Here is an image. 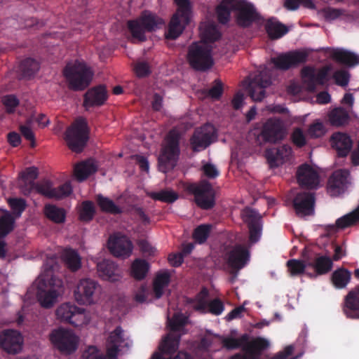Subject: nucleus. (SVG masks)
Here are the masks:
<instances>
[{
	"mask_svg": "<svg viewBox=\"0 0 359 359\" xmlns=\"http://www.w3.org/2000/svg\"><path fill=\"white\" fill-rule=\"evenodd\" d=\"M63 76L70 90L82 91L90 86L93 72L84 62L75 60L66 65L63 69Z\"/></svg>",
	"mask_w": 359,
	"mask_h": 359,
	"instance_id": "obj_1",
	"label": "nucleus"
},
{
	"mask_svg": "<svg viewBox=\"0 0 359 359\" xmlns=\"http://www.w3.org/2000/svg\"><path fill=\"white\" fill-rule=\"evenodd\" d=\"M33 191L49 199L60 200L69 196L72 192L70 182H65L57 187L49 180L34 182L30 181L22 187L25 195L30 194Z\"/></svg>",
	"mask_w": 359,
	"mask_h": 359,
	"instance_id": "obj_2",
	"label": "nucleus"
},
{
	"mask_svg": "<svg viewBox=\"0 0 359 359\" xmlns=\"http://www.w3.org/2000/svg\"><path fill=\"white\" fill-rule=\"evenodd\" d=\"M180 135L175 130H171L165 137V144L162 147L158 157V168L164 173L172 170L177 165L180 149Z\"/></svg>",
	"mask_w": 359,
	"mask_h": 359,
	"instance_id": "obj_3",
	"label": "nucleus"
},
{
	"mask_svg": "<svg viewBox=\"0 0 359 359\" xmlns=\"http://www.w3.org/2000/svg\"><path fill=\"white\" fill-rule=\"evenodd\" d=\"M49 276V275H47ZM48 278L41 277L36 290V297L41 305L44 308H50L57 297L63 292V281L55 276Z\"/></svg>",
	"mask_w": 359,
	"mask_h": 359,
	"instance_id": "obj_4",
	"label": "nucleus"
},
{
	"mask_svg": "<svg viewBox=\"0 0 359 359\" xmlns=\"http://www.w3.org/2000/svg\"><path fill=\"white\" fill-rule=\"evenodd\" d=\"M127 24L133 39L142 42L147 39L145 32H151L159 28L163 24V20L156 15L145 11L139 18L129 20Z\"/></svg>",
	"mask_w": 359,
	"mask_h": 359,
	"instance_id": "obj_5",
	"label": "nucleus"
},
{
	"mask_svg": "<svg viewBox=\"0 0 359 359\" xmlns=\"http://www.w3.org/2000/svg\"><path fill=\"white\" fill-rule=\"evenodd\" d=\"M177 6L176 13L172 15L165 36L168 39H177L189 23L192 13L190 0H174Z\"/></svg>",
	"mask_w": 359,
	"mask_h": 359,
	"instance_id": "obj_6",
	"label": "nucleus"
},
{
	"mask_svg": "<svg viewBox=\"0 0 359 359\" xmlns=\"http://www.w3.org/2000/svg\"><path fill=\"white\" fill-rule=\"evenodd\" d=\"M187 60L192 69L199 72H205L214 65L211 47L201 42H194L189 46Z\"/></svg>",
	"mask_w": 359,
	"mask_h": 359,
	"instance_id": "obj_7",
	"label": "nucleus"
},
{
	"mask_svg": "<svg viewBox=\"0 0 359 359\" xmlns=\"http://www.w3.org/2000/svg\"><path fill=\"white\" fill-rule=\"evenodd\" d=\"M88 134L87 121L84 118L79 117L67 129L65 139L72 151L80 153L88 142Z\"/></svg>",
	"mask_w": 359,
	"mask_h": 359,
	"instance_id": "obj_8",
	"label": "nucleus"
},
{
	"mask_svg": "<svg viewBox=\"0 0 359 359\" xmlns=\"http://www.w3.org/2000/svg\"><path fill=\"white\" fill-rule=\"evenodd\" d=\"M187 190L194 196V202L202 210H211L215 205V191L208 180H202L198 184L191 183Z\"/></svg>",
	"mask_w": 359,
	"mask_h": 359,
	"instance_id": "obj_9",
	"label": "nucleus"
},
{
	"mask_svg": "<svg viewBox=\"0 0 359 359\" xmlns=\"http://www.w3.org/2000/svg\"><path fill=\"white\" fill-rule=\"evenodd\" d=\"M50 341L62 353L71 354L77 349L79 339L72 330L60 327L52 330Z\"/></svg>",
	"mask_w": 359,
	"mask_h": 359,
	"instance_id": "obj_10",
	"label": "nucleus"
},
{
	"mask_svg": "<svg viewBox=\"0 0 359 359\" xmlns=\"http://www.w3.org/2000/svg\"><path fill=\"white\" fill-rule=\"evenodd\" d=\"M100 290V285L95 280L90 278L81 279L74 290L75 299L80 304H94L99 298Z\"/></svg>",
	"mask_w": 359,
	"mask_h": 359,
	"instance_id": "obj_11",
	"label": "nucleus"
},
{
	"mask_svg": "<svg viewBox=\"0 0 359 359\" xmlns=\"http://www.w3.org/2000/svg\"><path fill=\"white\" fill-rule=\"evenodd\" d=\"M285 129L283 121L278 118H270L263 124L258 139L264 143H277L284 139Z\"/></svg>",
	"mask_w": 359,
	"mask_h": 359,
	"instance_id": "obj_12",
	"label": "nucleus"
},
{
	"mask_svg": "<svg viewBox=\"0 0 359 359\" xmlns=\"http://www.w3.org/2000/svg\"><path fill=\"white\" fill-rule=\"evenodd\" d=\"M181 339L180 334H168L159 345L160 353L155 352L151 359H194L192 356L184 351H179L174 358H166L163 355H171L177 351Z\"/></svg>",
	"mask_w": 359,
	"mask_h": 359,
	"instance_id": "obj_13",
	"label": "nucleus"
},
{
	"mask_svg": "<svg viewBox=\"0 0 359 359\" xmlns=\"http://www.w3.org/2000/svg\"><path fill=\"white\" fill-rule=\"evenodd\" d=\"M215 137L216 131L212 125L206 123L200 128H197L190 138L192 150L198 152L205 149L213 142Z\"/></svg>",
	"mask_w": 359,
	"mask_h": 359,
	"instance_id": "obj_14",
	"label": "nucleus"
},
{
	"mask_svg": "<svg viewBox=\"0 0 359 359\" xmlns=\"http://www.w3.org/2000/svg\"><path fill=\"white\" fill-rule=\"evenodd\" d=\"M233 10L236 12V24L243 28L249 27L259 18L254 6L245 0H236Z\"/></svg>",
	"mask_w": 359,
	"mask_h": 359,
	"instance_id": "obj_15",
	"label": "nucleus"
},
{
	"mask_svg": "<svg viewBox=\"0 0 359 359\" xmlns=\"http://www.w3.org/2000/svg\"><path fill=\"white\" fill-rule=\"evenodd\" d=\"M56 316L61 321L68 323L74 327H79L87 323L85 310L74 304L65 303L56 310Z\"/></svg>",
	"mask_w": 359,
	"mask_h": 359,
	"instance_id": "obj_16",
	"label": "nucleus"
},
{
	"mask_svg": "<svg viewBox=\"0 0 359 359\" xmlns=\"http://www.w3.org/2000/svg\"><path fill=\"white\" fill-rule=\"evenodd\" d=\"M351 184V174L348 170L339 169L330 176L327 191L332 197H337L344 194Z\"/></svg>",
	"mask_w": 359,
	"mask_h": 359,
	"instance_id": "obj_17",
	"label": "nucleus"
},
{
	"mask_svg": "<svg viewBox=\"0 0 359 359\" xmlns=\"http://www.w3.org/2000/svg\"><path fill=\"white\" fill-rule=\"evenodd\" d=\"M308 54L306 52L292 50L271 57V61L276 69L286 71L305 63Z\"/></svg>",
	"mask_w": 359,
	"mask_h": 359,
	"instance_id": "obj_18",
	"label": "nucleus"
},
{
	"mask_svg": "<svg viewBox=\"0 0 359 359\" xmlns=\"http://www.w3.org/2000/svg\"><path fill=\"white\" fill-rule=\"evenodd\" d=\"M330 67L326 66L320 69L318 72L315 68L306 66L302 68L301 76L304 84L310 92H313L318 85L323 86L328 81Z\"/></svg>",
	"mask_w": 359,
	"mask_h": 359,
	"instance_id": "obj_19",
	"label": "nucleus"
},
{
	"mask_svg": "<svg viewBox=\"0 0 359 359\" xmlns=\"http://www.w3.org/2000/svg\"><path fill=\"white\" fill-rule=\"evenodd\" d=\"M242 218L249 229V240L250 243H257L262 235V217L255 209L245 208L242 212Z\"/></svg>",
	"mask_w": 359,
	"mask_h": 359,
	"instance_id": "obj_20",
	"label": "nucleus"
},
{
	"mask_svg": "<svg viewBox=\"0 0 359 359\" xmlns=\"http://www.w3.org/2000/svg\"><path fill=\"white\" fill-rule=\"evenodd\" d=\"M107 245L110 252L116 257H128L133 249L131 241L126 236L120 233L110 236Z\"/></svg>",
	"mask_w": 359,
	"mask_h": 359,
	"instance_id": "obj_21",
	"label": "nucleus"
},
{
	"mask_svg": "<svg viewBox=\"0 0 359 359\" xmlns=\"http://www.w3.org/2000/svg\"><path fill=\"white\" fill-rule=\"evenodd\" d=\"M22 344L23 338L16 330H6L0 333V347L8 353H19L22 350Z\"/></svg>",
	"mask_w": 359,
	"mask_h": 359,
	"instance_id": "obj_22",
	"label": "nucleus"
},
{
	"mask_svg": "<svg viewBox=\"0 0 359 359\" xmlns=\"http://www.w3.org/2000/svg\"><path fill=\"white\" fill-rule=\"evenodd\" d=\"M271 84V78L266 72H259L249 83V95L256 102L262 101L266 95L265 89Z\"/></svg>",
	"mask_w": 359,
	"mask_h": 359,
	"instance_id": "obj_23",
	"label": "nucleus"
},
{
	"mask_svg": "<svg viewBox=\"0 0 359 359\" xmlns=\"http://www.w3.org/2000/svg\"><path fill=\"white\" fill-rule=\"evenodd\" d=\"M315 194L311 192L302 191L298 193L292 201V205L298 215H311L314 212Z\"/></svg>",
	"mask_w": 359,
	"mask_h": 359,
	"instance_id": "obj_24",
	"label": "nucleus"
},
{
	"mask_svg": "<svg viewBox=\"0 0 359 359\" xmlns=\"http://www.w3.org/2000/svg\"><path fill=\"white\" fill-rule=\"evenodd\" d=\"M226 259L228 265L233 271H239L243 269L250 259V252L248 248L241 244L236 245L226 254Z\"/></svg>",
	"mask_w": 359,
	"mask_h": 359,
	"instance_id": "obj_25",
	"label": "nucleus"
},
{
	"mask_svg": "<svg viewBox=\"0 0 359 359\" xmlns=\"http://www.w3.org/2000/svg\"><path fill=\"white\" fill-rule=\"evenodd\" d=\"M297 180L302 188L315 189L319 184V175L310 165L304 163L299 166Z\"/></svg>",
	"mask_w": 359,
	"mask_h": 359,
	"instance_id": "obj_26",
	"label": "nucleus"
},
{
	"mask_svg": "<svg viewBox=\"0 0 359 359\" xmlns=\"http://www.w3.org/2000/svg\"><path fill=\"white\" fill-rule=\"evenodd\" d=\"M342 311L346 318L359 320V285L344 297Z\"/></svg>",
	"mask_w": 359,
	"mask_h": 359,
	"instance_id": "obj_27",
	"label": "nucleus"
},
{
	"mask_svg": "<svg viewBox=\"0 0 359 359\" xmlns=\"http://www.w3.org/2000/svg\"><path fill=\"white\" fill-rule=\"evenodd\" d=\"M108 93L104 85H98L88 89L83 95V106L86 108L100 107L104 104Z\"/></svg>",
	"mask_w": 359,
	"mask_h": 359,
	"instance_id": "obj_28",
	"label": "nucleus"
},
{
	"mask_svg": "<svg viewBox=\"0 0 359 359\" xmlns=\"http://www.w3.org/2000/svg\"><path fill=\"white\" fill-rule=\"evenodd\" d=\"M302 257L307 262V265L313 268L318 275L326 274L332 268V259L327 256H318L312 261L311 257L308 255L306 250L304 249L302 252Z\"/></svg>",
	"mask_w": 359,
	"mask_h": 359,
	"instance_id": "obj_29",
	"label": "nucleus"
},
{
	"mask_svg": "<svg viewBox=\"0 0 359 359\" xmlns=\"http://www.w3.org/2000/svg\"><path fill=\"white\" fill-rule=\"evenodd\" d=\"M291 149L287 145L269 148L266 150L265 156L271 168H277L282 165L290 156Z\"/></svg>",
	"mask_w": 359,
	"mask_h": 359,
	"instance_id": "obj_30",
	"label": "nucleus"
},
{
	"mask_svg": "<svg viewBox=\"0 0 359 359\" xmlns=\"http://www.w3.org/2000/svg\"><path fill=\"white\" fill-rule=\"evenodd\" d=\"M332 147L337 151L339 157L346 156L353 145L350 136L343 133H334L330 139Z\"/></svg>",
	"mask_w": 359,
	"mask_h": 359,
	"instance_id": "obj_31",
	"label": "nucleus"
},
{
	"mask_svg": "<svg viewBox=\"0 0 359 359\" xmlns=\"http://www.w3.org/2000/svg\"><path fill=\"white\" fill-rule=\"evenodd\" d=\"M270 346L269 341L260 337H257L251 341L248 340L244 346V351L249 355L250 359H259L263 351Z\"/></svg>",
	"mask_w": 359,
	"mask_h": 359,
	"instance_id": "obj_32",
	"label": "nucleus"
},
{
	"mask_svg": "<svg viewBox=\"0 0 359 359\" xmlns=\"http://www.w3.org/2000/svg\"><path fill=\"white\" fill-rule=\"evenodd\" d=\"M117 270V266L114 262L110 260H103L97 265L98 276L104 280H108L112 282L118 279Z\"/></svg>",
	"mask_w": 359,
	"mask_h": 359,
	"instance_id": "obj_33",
	"label": "nucleus"
},
{
	"mask_svg": "<svg viewBox=\"0 0 359 359\" xmlns=\"http://www.w3.org/2000/svg\"><path fill=\"white\" fill-rule=\"evenodd\" d=\"M265 30L271 39H278L288 32L287 27L274 18H269L265 23Z\"/></svg>",
	"mask_w": 359,
	"mask_h": 359,
	"instance_id": "obj_34",
	"label": "nucleus"
},
{
	"mask_svg": "<svg viewBox=\"0 0 359 359\" xmlns=\"http://www.w3.org/2000/svg\"><path fill=\"white\" fill-rule=\"evenodd\" d=\"M236 0H222L221 3L217 6L215 13L217 19L219 24L226 25L231 19V13L233 10V6Z\"/></svg>",
	"mask_w": 359,
	"mask_h": 359,
	"instance_id": "obj_35",
	"label": "nucleus"
},
{
	"mask_svg": "<svg viewBox=\"0 0 359 359\" xmlns=\"http://www.w3.org/2000/svg\"><path fill=\"white\" fill-rule=\"evenodd\" d=\"M44 216L55 224H62L65 222L66 211L64 208L55 205L48 203L43 208Z\"/></svg>",
	"mask_w": 359,
	"mask_h": 359,
	"instance_id": "obj_36",
	"label": "nucleus"
},
{
	"mask_svg": "<svg viewBox=\"0 0 359 359\" xmlns=\"http://www.w3.org/2000/svg\"><path fill=\"white\" fill-rule=\"evenodd\" d=\"M332 57L336 62L350 67L359 64V56L345 50H334L332 53Z\"/></svg>",
	"mask_w": 359,
	"mask_h": 359,
	"instance_id": "obj_37",
	"label": "nucleus"
},
{
	"mask_svg": "<svg viewBox=\"0 0 359 359\" xmlns=\"http://www.w3.org/2000/svg\"><path fill=\"white\" fill-rule=\"evenodd\" d=\"M96 202L100 210L111 215H120L123 212L122 208L115 204L109 198L102 194L96 196Z\"/></svg>",
	"mask_w": 359,
	"mask_h": 359,
	"instance_id": "obj_38",
	"label": "nucleus"
},
{
	"mask_svg": "<svg viewBox=\"0 0 359 359\" xmlns=\"http://www.w3.org/2000/svg\"><path fill=\"white\" fill-rule=\"evenodd\" d=\"M170 282V274L168 271L159 273L156 275L153 283V290L156 299H160L164 292V288Z\"/></svg>",
	"mask_w": 359,
	"mask_h": 359,
	"instance_id": "obj_39",
	"label": "nucleus"
},
{
	"mask_svg": "<svg viewBox=\"0 0 359 359\" xmlns=\"http://www.w3.org/2000/svg\"><path fill=\"white\" fill-rule=\"evenodd\" d=\"M39 69V62L36 60L30 57L22 60L19 65L20 75L23 79L32 78Z\"/></svg>",
	"mask_w": 359,
	"mask_h": 359,
	"instance_id": "obj_40",
	"label": "nucleus"
},
{
	"mask_svg": "<svg viewBox=\"0 0 359 359\" xmlns=\"http://www.w3.org/2000/svg\"><path fill=\"white\" fill-rule=\"evenodd\" d=\"M96 170V166L90 161H82L75 165L74 175L78 181L82 182L95 173Z\"/></svg>",
	"mask_w": 359,
	"mask_h": 359,
	"instance_id": "obj_41",
	"label": "nucleus"
},
{
	"mask_svg": "<svg viewBox=\"0 0 359 359\" xmlns=\"http://www.w3.org/2000/svg\"><path fill=\"white\" fill-rule=\"evenodd\" d=\"M149 264L144 259H136L131 264V276L136 280H142L149 271Z\"/></svg>",
	"mask_w": 359,
	"mask_h": 359,
	"instance_id": "obj_42",
	"label": "nucleus"
},
{
	"mask_svg": "<svg viewBox=\"0 0 359 359\" xmlns=\"http://www.w3.org/2000/svg\"><path fill=\"white\" fill-rule=\"evenodd\" d=\"M202 39L206 43H212L221 37V33L216 25L213 23H205L200 26Z\"/></svg>",
	"mask_w": 359,
	"mask_h": 359,
	"instance_id": "obj_43",
	"label": "nucleus"
},
{
	"mask_svg": "<svg viewBox=\"0 0 359 359\" xmlns=\"http://www.w3.org/2000/svg\"><path fill=\"white\" fill-rule=\"evenodd\" d=\"M63 258L67 267L72 271H76L81 268V257L76 250L72 249L65 250Z\"/></svg>",
	"mask_w": 359,
	"mask_h": 359,
	"instance_id": "obj_44",
	"label": "nucleus"
},
{
	"mask_svg": "<svg viewBox=\"0 0 359 359\" xmlns=\"http://www.w3.org/2000/svg\"><path fill=\"white\" fill-rule=\"evenodd\" d=\"M351 279V273L345 269H339L334 271L332 275V281L335 287L344 288Z\"/></svg>",
	"mask_w": 359,
	"mask_h": 359,
	"instance_id": "obj_45",
	"label": "nucleus"
},
{
	"mask_svg": "<svg viewBox=\"0 0 359 359\" xmlns=\"http://www.w3.org/2000/svg\"><path fill=\"white\" fill-rule=\"evenodd\" d=\"M349 116L347 111L341 108H335L329 114V120L332 126H341L348 123Z\"/></svg>",
	"mask_w": 359,
	"mask_h": 359,
	"instance_id": "obj_46",
	"label": "nucleus"
},
{
	"mask_svg": "<svg viewBox=\"0 0 359 359\" xmlns=\"http://www.w3.org/2000/svg\"><path fill=\"white\" fill-rule=\"evenodd\" d=\"M95 208L91 201H84L81 203L79 210V217L82 222L91 221L95 215Z\"/></svg>",
	"mask_w": 359,
	"mask_h": 359,
	"instance_id": "obj_47",
	"label": "nucleus"
},
{
	"mask_svg": "<svg viewBox=\"0 0 359 359\" xmlns=\"http://www.w3.org/2000/svg\"><path fill=\"white\" fill-rule=\"evenodd\" d=\"M15 218L8 212L0 217V238H4L14 229Z\"/></svg>",
	"mask_w": 359,
	"mask_h": 359,
	"instance_id": "obj_48",
	"label": "nucleus"
},
{
	"mask_svg": "<svg viewBox=\"0 0 359 359\" xmlns=\"http://www.w3.org/2000/svg\"><path fill=\"white\" fill-rule=\"evenodd\" d=\"M212 226L208 224L198 225L193 232V238L198 244H203L208 238Z\"/></svg>",
	"mask_w": 359,
	"mask_h": 359,
	"instance_id": "obj_49",
	"label": "nucleus"
},
{
	"mask_svg": "<svg viewBox=\"0 0 359 359\" xmlns=\"http://www.w3.org/2000/svg\"><path fill=\"white\" fill-rule=\"evenodd\" d=\"M359 221V210L356 208L351 212L339 218L336 221V226L338 229H345L351 226Z\"/></svg>",
	"mask_w": 359,
	"mask_h": 359,
	"instance_id": "obj_50",
	"label": "nucleus"
},
{
	"mask_svg": "<svg viewBox=\"0 0 359 359\" xmlns=\"http://www.w3.org/2000/svg\"><path fill=\"white\" fill-rule=\"evenodd\" d=\"M149 196L155 201H159L167 203H174L179 197L176 192L165 189L158 192H151L149 194Z\"/></svg>",
	"mask_w": 359,
	"mask_h": 359,
	"instance_id": "obj_51",
	"label": "nucleus"
},
{
	"mask_svg": "<svg viewBox=\"0 0 359 359\" xmlns=\"http://www.w3.org/2000/svg\"><path fill=\"white\" fill-rule=\"evenodd\" d=\"M286 266L291 276H297L304 273L307 262L299 259H292L287 262Z\"/></svg>",
	"mask_w": 359,
	"mask_h": 359,
	"instance_id": "obj_52",
	"label": "nucleus"
},
{
	"mask_svg": "<svg viewBox=\"0 0 359 359\" xmlns=\"http://www.w3.org/2000/svg\"><path fill=\"white\" fill-rule=\"evenodd\" d=\"M249 337L248 334H245L242 335L240 338H225L223 340V345L228 349H236L242 347L244 351V346L245 343L248 342Z\"/></svg>",
	"mask_w": 359,
	"mask_h": 359,
	"instance_id": "obj_53",
	"label": "nucleus"
},
{
	"mask_svg": "<svg viewBox=\"0 0 359 359\" xmlns=\"http://www.w3.org/2000/svg\"><path fill=\"white\" fill-rule=\"evenodd\" d=\"M1 102L8 113H13L19 105V100L14 95H7L1 98Z\"/></svg>",
	"mask_w": 359,
	"mask_h": 359,
	"instance_id": "obj_54",
	"label": "nucleus"
},
{
	"mask_svg": "<svg viewBox=\"0 0 359 359\" xmlns=\"http://www.w3.org/2000/svg\"><path fill=\"white\" fill-rule=\"evenodd\" d=\"M187 317L182 313H175L170 323V330L173 332L180 331L187 323Z\"/></svg>",
	"mask_w": 359,
	"mask_h": 359,
	"instance_id": "obj_55",
	"label": "nucleus"
},
{
	"mask_svg": "<svg viewBox=\"0 0 359 359\" xmlns=\"http://www.w3.org/2000/svg\"><path fill=\"white\" fill-rule=\"evenodd\" d=\"M8 204L16 217H20L25 210L26 202L22 198H10Z\"/></svg>",
	"mask_w": 359,
	"mask_h": 359,
	"instance_id": "obj_56",
	"label": "nucleus"
},
{
	"mask_svg": "<svg viewBox=\"0 0 359 359\" xmlns=\"http://www.w3.org/2000/svg\"><path fill=\"white\" fill-rule=\"evenodd\" d=\"M123 341V330L121 327L118 326L109 334L107 344L119 346Z\"/></svg>",
	"mask_w": 359,
	"mask_h": 359,
	"instance_id": "obj_57",
	"label": "nucleus"
},
{
	"mask_svg": "<svg viewBox=\"0 0 359 359\" xmlns=\"http://www.w3.org/2000/svg\"><path fill=\"white\" fill-rule=\"evenodd\" d=\"M333 79L337 85L345 87L348 84L350 74L348 71L344 69L337 70L334 73Z\"/></svg>",
	"mask_w": 359,
	"mask_h": 359,
	"instance_id": "obj_58",
	"label": "nucleus"
},
{
	"mask_svg": "<svg viewBox=\"0 0 359 359\" xmlns=\"http://www.w3.org/2000/svg\"><path fill=\"white\" fill-rule=\"evenodd\" d=\"M291 139L293 144L299 148L303 147L306 144V136L303 130L299 128L294 129L291 135Z\"/></svg>",
	"mask_w": 359,
	"mask_h": 359,
	"instance_id": "obj_59",
	"label": "nucleus"
},
{
	"mask_svg": "<svg viewBox=\"0 0 359 359\" xmlns=\"http://www.w3.org/2000/svg\"><path fill=\"white\" fill-rule=\"evenodd\" d=\"M82 359H106V357L100 353L97 347L91 346L83 353Z\"/></svg>",
	"mask_w": 359,
	"mask_h": 359,
	"instance_id": "obj_60",
	"label": "nucleus"
},
{
	"mask_svg": "<svg viewBox=\"0 0 359 359\" xmlns=\"http://www.w3.org/2000/svg\"><path fill=\"white\" fill-rule=\"evenodd\" d=\"M214 83V86L208 90V95L213 99L219 100L223 93V84L219 79H216Z\"/></svg>",
	"mask_w": 359,
	"mask_h": 359,
	"instance_id": "obj_61",
	"label": "nucleus"
},
{
	"mask_svg": "<svg viewBox=\"0 0 359 359\" xmlns=\"http://www.w3.org/2000/svg\"><path fill=\"white\" fill-rule=\"evenodd\" d=\"M209 311L216 316L220 315L224 309L223 302L219 299H215L208 304Z\"/></svg>",
	"mask_w": 359,
	"mask_h": 359,
	"instance_id": "obj_62",
	"label": "nucleus"
},
{
	"mask_svg": "<svg viewBox=\"0 0 359 359\" xmlns=\"http://www.w3.org/2000/svg\"><path fill=\"white\" fill-rule=\"evenodd\" d=\"M307 133L311 137H320L324 134V126L320 122L314 123L309 126Z\"/></svg>",
	"mask_w": 359,
	"mask_h": 359,
	"instance_id": "obj_63",
	"label": "nucleus"
},
{
	"mask_svg": "<svg viewBox=\"0 0 359 359\" xmlns=\"http://www.w3.org/2000/svg\"><path fill=\"white\" fill-rule=\"evenodd\" d=\"M294 347L292 345H288L285 348L276 354L271 359H297V356L290 358L294 351Z\"/></svg>",
	"mask_w": 359,
	"mask_h": 359,
	"instance_id": "obj_64",
	"label": "nucleus"
}]
</instances>
